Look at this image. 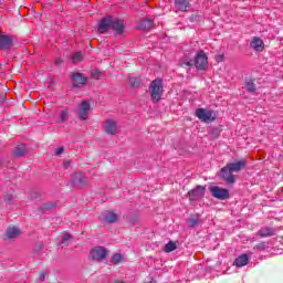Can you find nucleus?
<instances>
[{"label": "nucleus", "instance_id": "21", "mask_svg": "<svg viewBox=\"0 0 283 283\" xmlns=\"http://www.w3.org/2000/svg\"><path fill=\"white\" fill-rule=\"evenodd\" d=\"M178 249V245L174 241H169L165 248L164 251L165 253H171V251H176Z\"/></svg>", "mask_w": 283, "mask_h": 283}, {"label": "nucleus", "instance_id": "33", "mask_svg": "<svg viewBox=\"0 0 283 283\" xmlns=\"http://www.w3.org/2000/svg\"><path fill=\"white\" fill-rule=\"evenodd\" d=\"M63 150H64L63 147L56 148V149H55V155H56V156H61V154H63Z\"/></svg>", "mask_w": 283, "mask_h": 283}, {"label": "nucleus", "instance_id": "13", "mask_svg": "<svg viewBox=\"0 0 283 283\" xmlns=\"http://www.w3.org/2000/svg\"><path fill=\"white\" fill-rule=\"evenodd\" d=\"M99 218L104 222H107L108 224H112L114 222H117L118 214H116L115 212H112V211H105Z\"/></svg>", "mask_w": 283, "mask_h": 283}, {"label": "nucleus", "instance_id": "26", "mask_svg": "<svg viewBox=\"0 0 283 283\" xmlns=\"http://www.w3.org/2000/svg\"><path fill=\"white\" fill-rule=\"evenodd\" d=\"M129 83L133 87H140L142 85L140 78L137 77H130Z\"/></svg>", "mask_w": 283, "mask_h": 283}, {"label": "nucleus", "instance_id": "15", "mask_svg": "<svg viewBox=\"0 0 283 283\" xmlns=\"http://www.w3.org/2000/svg\"><path fill=\"white\" fill-rule=\"evenodd\" d=\"M250 46L255 52H262L264 50V41L258 36H254L250 43Z\"/></svg>", "mask_w": 283, "mask_h": 283}, {"label": "nucleus", "instance_id": "18", "mask_svg": "<svg viewBox=\"0 0 283 283\" xmlns=\"http://www.w3.org/2000/svg\"><path fill=\"white\" fill-rule=\"evenodd\" d=\"M249 264V255L241 254L234 260V266L242 268Z\"/></svg>", "mask_w": 283, "mask_h": 283}, {"label": "nucleus", "instance_id": "2", "mask_svg": "<svg viewBox=\"0 0 283 283\" xmlns=\"http://www.w3.org/2000/svg\"><path fill=\"white\" fill-rule=\"evenodd\" d=\"M244 167H247V159L229 163L223 168H221V177L229 185H233V182H235V177L233 176V174H238V171H242Z\"/></svg>", "mask_w": 283, "mask_h": 283}, {"label": "nucleus", "instance_id": "3", "mask_svg": "<svg viewBox=\"0 0 283 283\" xmlns=\"http://www.w3.org/2000/svg\"><path fill=\"white\" fill-rule=\"evenodd\" d=\"M193 63L197 70H207L209 65V57L207 56L205 51H199L195 57V61L186 60L181 63V65H187V67H191Z\"/></svg>", "mask_w": 283, "mask_h": 283}, {"label": "nucleus", "instance_id": "36", "mask_svg": "<svg viewBox=\"0 0 283 283\" xmlns=\"http://www.w3.org/2000/svg\"><path fill=\"white\" fill-rule=\"evenodd\" d=\"M115 283H125V282H123V281H115Z\"/></svg>", "mask_w": 283, "mask_h": 283}, {"label": "nucleus", "instance_id": "25", "mask_svg": "<svg viewBox=\"0 0 283 283\" xmlns=\"http://www.w3.org/2000/svg\"><path fill=\"white\" fill-rule=\"evenodd\" d=\"M71 59L73 63H81V61H83V54H81V52H75Z\"/></svg>", "mask_w": 283, "mask_h": 283}, {"label": "nucleus", "instance_id": "22", "mask_svg": "<svg viewBox=\"0 0 283 283\" xmlns=\"http://www.w3.org/2000/svg\"><path fill=\"white\" fill-rule=\"evenodd\" d=\"M259 235L261 238H269V237L273 235V229H271V228H262L259 231Z\"/></svg>", "mask_w": 283, "mask_h": 283}, {"label": "nucleus", "instance_id": "24", "mask_svg": "<svg viewBox=\"0 0 283 283\" xmlns=\"http://www.w3.org/2000/svg\"><path fill=\"white\" fill-rule=\"evenodd\" d=\"M111 262H112V264H120V262H123V255L119 253L114 254L111 258Z\"/></svg>", "mask_w": 283, "mask_h": 283}, {"label": "nucleus", "instance_id": "28", "mask_svg": "<svg viewBox=\"0 0 283 283\" xmlns=\"http://www.w3.org/2000/svg\"><path fill=\"white\" fill-rule=\"evenodd\" d=\"M200 222V219L198 218V217H196V218H190L189 220H188V224H189V227H197V224Z\"/></svg>", "mask_w": 283, "mask_h": 283}, {"label": "nucleus", "instance_id": "35", "mask_svg": "<svg viewBox=\"0 0 283 283\" xmlns=\"http://www.w3.org/2000/svg\"><path fill=\"white\" fill-rule=\"evenodd\" d=\"M40 280H41V282H44V281H45V273H42V274L40 275Z\"/></svg>", "mask_w": 283, "mask_h": 283}, {"label": "nucleus", "instance_id": "1", "mask_svg": "<svg viewBox=\"0 0 283 283\" xmlns=\"http://www.w3.org/2000/svg\"><path fill=\"white\" fill-rule=\"evenodd\" d=\"M97 30L99 34H105V32H107L108 30H114L115 34H124L125 22L118 18L107 15L101 19Z\"/></svg>", "mask_w": 283, "mask_h": 283}, {"label": "nucleus", "instance_id": "37", "mask_svg": "<svg viewBox=\"0 0 283 283\" xmlns=\"http://www.w3.org/2000/svg\"><path fill=\"white\" fill-rule=\"evenodd\" d=\"M0 165H1V159H0Z\"/></svg>", "mask_w": 283, "mask_h": 283}, {"label": "nucleus", "instance_id": "23", "mask_svg": "<svg viewBox=\"0 0 283 283\" xmlns=\"http://www.w3.org/2000/svg\"><path fill=\"white\" fill-rule=\"evenodd\" d=\"M70 118V111L67 108H62L60 112V123H65Z\"/></svg>", "mask_w": 283, "mask_h": 283}, {"label": "nucleus", "instance_id": "34", "mask_svg": "<svg viewBox=\"0 0 283 283\" xmlns=\"http://www.w3.org/2000/svg\"><path fill=\"white\" fill-rule=\"evenodd\" d=\"M4 200H6L7 202H10V200H12V195L7 196V197L4 198Z\"/></svg>", "mask_w": 283, "mask_h": 283}, {"label": "nucleus", "instance_id": "10", "mask_svg": "<svg viewBox=\"0 0 283 283\" xmlns=\"http://www.w3.org/2000/svg\"><path fill=\"white\" fill-rule=\"evenodd\" d=\"M90 102L87 101H83L80 104L77 114L81 120H87L88 116H90Z\"/></svg>", "mask_w": 283, "mask_h": 283}, {"label": "nucleus", "instance_id": "4", "mask_svg": "<svg viewBox=\"0 0 283 283\" xmlns=\"http://www.w3.org/2000/svg\"><path fill=\"white\" fill-rule=\"evenodd\" d=\"M163 92H165L163 87V80L156 78L150 83L149 93L150 97L155 103H158L163 98Z\"/></svg>", "mask_w": 283, "mask_h": 283}, {"label": "nucleus", "instance_id": "6", "mask_svg": "<svg viewBox=\"0 0 283 283\" xmlns=\"http://www.w3.org/2000/svg\"><path fill=\"white\" fill-rule=\"evenodd\" d=\"M105 258H107V249L104 247H95L90 252V259L94 262H102Z\"/></svg>", "mask_w": 283, "mask_h": 283}, {"label": "nucleus", "instance_id": "20", "mask_svg": "<svg viewBox=\"0 0 283 283\" xmlns=\"http://www.w3.org/2000/svg\"><path fill=\"white\" fill-rule=\"evenodd\" d=\"M27 151L25 144H20L13 149L14 156H25Z\"/></svg>", "mask_w": 283, "mask_h": 283}, {"label": "nucleus", "instance_id": "31", "mask_svg": "<svg viewBox=\"0 0 283 283\" xmlns=\"http://www.w3.org/2000/svg\"><path fill=\"white\" fill-rule=\"evenodd\" d=\"M216 61L217 63H222V61H224V55L222 54L216 55Z\"/></svg>", "mask_w": 283, "mask_h": 283}, {"label": "nucleus", "instance_id": "16", "mask_svg": "<svg viewBox=\"0 0 283 283\" xmlns=\"http://www.w3.org/2000/svg\"><path fill=\"white\" fill-rule=\"evenodd\" d=\"M74 87H81V85H85L87 83V77L81 73H75L72 75Z\"/></svg>", "mask_w": 283, "mask_h": 283}, {"label": "nucleus", "instance_id": "29", "mask_svg": "<svg viewBox=\"0 0 283 283\" xmlns=\"http://www.w3.org/2000/svg\"><path fill=\"white\" fill-rule=\"evenodd\" d=\"M247 90L248 92H255V84L252 81L247 82Z\"/></svg>", "mask_w": 283, "mask_h": 283}, {"label": "nucleus", "instance_id": "8", "mask_svg": "<svg viewBox=\"0 0 283 283\" xmlns=\"http://www.w3.org/2000/svg\"><path fill=\"white\" fill-rule=\"evenodd\" d=\"M209 189L213 198H217L218 200H227V198H229V190L224 188H220L218 186H211Z\"/></svg>", "mask_w": 283, "mask_h": 283}, {"label": "nucleus", "instance_id": "17", "mask_svg": "<svg viewBox=\"0 0 283 283\" xmlns=\"http://www.w3.org/2000/svg\"><path fill=\"white\" fill-rule=\"evenodd\" d=\"M190 8L189 0H175V10L187 12Z\"/></svg>", "mask_w": 283, "mask_h": 283}, {"label": "nucleus", "instance_id": "11", "mask_svg": "<svg viewBox=\"0 0 283 283\" xmlns=\"http://www.w3.org/2000/svg\"><path fill=\"white\" fill-rule=\"evenodd\" d=\"M206 188L202 186H197L196 189H192L188 192L189 200H200L205 198Z\"/></svg>", "mask_w": 283, "mask_h": 283}, {"label": "nucleus", "instance_id": "30", "mask_svg": "<svg viewBox=\"0 0 283 283\" xmlns=\"http://www.w3.org/2000/svg\"><path fill=\"white\" fill-rule=\"evenodd\" d=\"M92 77L95 80L101 78V72L98 70H95L92 72Z\"/></svg>", "mask_w": 283, "mask_h": 283}, {"label": "nucleus", "instance_id": "14", "mask_svg": "<svg viewBox=\"0 0 283 283\" xmlns=\"http://www.w3.org/2000/svg\"><path fill=\"white\" fill-rule=\"evenodd\" d=\"M72 182L73 185H80V187H83V185H87V178L83 176V172L77 171L72 175Z\"/></svg>", "mask_w": 283, "mask_h": 283}, {"label": "nucleus", "instance_id": "7", "mask_svg": "<svg viewBox=\"0 0 283 283\" xmlns=\"http://www.w3.org/2000/svg\"><path fill=\"white\" fill-rule=\"evenodd\" d=\"M13 43L14 38H12V35L0 33V50L8 52L9 50H11Z\"/></svg>", "mask_w": 283, "mask_h": 283}, {"label": "nucleus", "instance_id": "27", "mask_svg": "<svg viewBox=\"0 0 283 283\" xmlns=\"http://www.w3.org/2000/svg\"><path fill=\"white\" fill-rule=\"evenodd\" d=\"M71 235L69 233L64 234L61 239L62 247H67L70 244Z\"/></svg>", "mask_w": 283, "mask_h": 283}, {"label": "nucleus", "instance_id": "19", "mask_svg": "<svg viewBox=\"0 0 283 283\" xmlns=\"http://www.w3.org/2000/svg\"><path fill=\"white\" fill-rule=\"evenodd\" d=\"M151 28H154V20L146 18L140 21L138 30H151Z\"/></svg>", "mask_w": 283, "mask_h": 283}, {"label": "nucleus", "instance_id": "32", "mask_svg": "<svg viewBox=\"0 0 283 283\" xmlns=\"http://www.w3.org/2000/svg\"><path fill=\"white\" fill-rule=\"evenodd\" d=\"M71 165H72V161L66 160V161H64L63 167H64V169H70Z\"/></svg>", "mask_w": 283, "mask_h": 283}, {"label": "nucleus", "instance_id": "9", "mask_svg": "<svg viewBox=\"0 0 283 283\" xmlns=\"http://www.w3.org/2000/svg\"><path fill=\"white\" fill-rule=\"evenodd\" d=\"M103 129L106 134L114 136L118 133V124L114 119H106Z\"/></svg>", "mask_w": 283, "mask_h": 283}, {"label": "nucleus", "instance_id": "5", "mask_svg": "<svg viewBox=\"0 0 283 283\" xmlns=\"http://www.w3.org/2000/svg\"><path fill=\"white\" fill-rule=\"evenodd\" d=\"M196 116L199 120H202V123H213L218 115L212 109L197 108Z\"/></svg>", "mask_w": 283, "mask_h": 283}, {"label": "nucleus", "instance_id": "12", "mask_svg": "<svg viewBox=\"0 0 283 283\" xmlns=\"http://www.w3.org/2000/svg\"><path fill=\"white\" fill-rule=\"evenodd\" d=\"M21 235V230L14 226H10L6 230V240H17Z\"/></svg>", "mask_w": 283, "mask_h": 283}]
</instances>
